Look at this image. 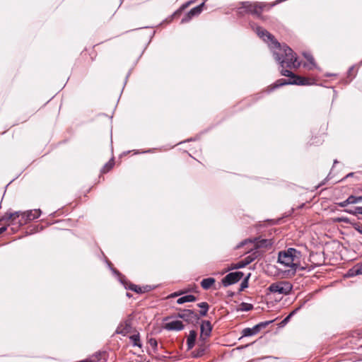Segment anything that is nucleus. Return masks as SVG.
Returning <instances> with one entry per match:
<instances>
[{"mask_svg":"<svg viewBox=\"0 0 362 362\" xmlns=\"http://www.w3.org/2000/svg\"><path fill=\"white\" fill-rule=\"evenodd\" d=\"M188 4H189V3H187L186 4H184V5L182 6L181 9H183V8H186V7L188 6Z\"/></svg>","mask_w":362,"mask_h":362,"instance_id":"c03bdc74","label":"nucleus"},{"mask_svg":"<svg viewBox=\"0 0 362 362\" xmlns=\"http://www.w3.org/2000/svg\"><path fill=\"white\" fill-rule=\"evenodd\" d=\"M244 276L242 272H235L228 274L223 279V286L227 287L239 281Z\"/></svg>","mask_w":362,"mask_h":362,"instance_id":"6e6552de","label":"nucleus"},{"mask_svg":"<svg viewBox=\"0 0 362 362\" xmlns=\"http://www.w3.org/2000/svg\"><path fill=\"white\" fill-rule=\"evenodd\" d=\"M129 339H130L131 341L132 342L133 346L141 348L142 344L140 341L139 333H137L136 334H133V335L130 336Z\"/></svg>","mask_w":362,"mask_h":362,"instance_id":"b1692460","label":"nucleus"},{"mask_svg":"<svg viewBox=\"0 0 362 362\" xmlns=\"http://www.w3.org/2000/svg\"><path fill=\"white\" fill-rule=\"evenodd\" d=\"M354 173H349V174L346 176V177H352V176L354 175Z\"/></svg>","mask_w":362,"mask_h":362,"instance_id":"79ce46f5","label":"nucleus"},{"mask_svg":"<svg viewBox=\"0 0 362 362\" xmlns=\"http://www.w3.org/2000/svg\"><path fill=\"white\" fill-rule=\"evenodd\" d=\"M247 264L245 263V262L242 259L241 261L238 262L236 265L235 266V269H239L246 267Z\"/></svg>","mask_w":362,"mask_h":362,"instance_id":"f704fd0d","label":"nucleus"},{"mask_svg":"<svg viewBox=\"0 0 362 362\" xmlns=\"http://www.w3.org/2000/svg\"><path fill=\"white\" fill-rule=\"evenodd\" d=\"M259 332L258 326L255 325L252 328H245L242 331L243 337H250L255 335Z\"/></svg>","mask_w":362,"mask_h":362,"instance_id":"aec40b11","label":"nucleus"},{"mask_svg":"<svg viewBox=\"0 0 362 362\" xmlns=\"http://www.w3.org/2000/svg\"><path fill=\"white\" fill-rule=\"evenodd\" d=\"M255 240L256 241V243H255L256 248H261V247L267 248L269 247H271L273 244V241L272 239H262V240L255 239Z\"/></svg>","mask_w":362,"mask_h":362,"instance_id":"f3484780","label":"nucleus"},{"mask_svg":"<svg viewBox=\"0 0 362 362\" xmlns=\"http://www.w3.org/2000/svg\"><path fill=\"white\" fill-rule=\"evenodd\" d=\"M131 330L132 319L129 317L119 323L116 329L115 333L126 336L128 333L131 332Z\"/></svg>","mask_w":362,"mask_h":362,"instance_id":"9d476101","label":"nucleus"},{"mask_svg":"<svg viewBox=\"0 0 362 362\" xmlns=\"http://www.w3.org/2000/svg\"><path fill=\"white\" fill-rule=\"evenodd\" d=\"M197 300V298L193 295H187L179 298L177 300V304H183L187 302H194Z\"/></svg>","mask_w":362,"mask_h":362,"instance_id":"4be33fe9","label":"nucleus"},{"mask_svg":"<svg viewBox=\"0 0 362 362\" xmlns=\"http://www.w3.org/2000/svg\"><path fill=\"white\" fill-rule=\"evenodd\" d=\"M293 288V286L288 281H279L272 284L268 289L272 293L288 295Z\"/></svg>","mask_w":362,"mask_h":362,"instance_id":"39448f33","label":"nucleus"},{"mask_svg":"<svg viewBox=\"0 0 362 362\" xmlns=\"http://www.w3.org/2000/svg\"><path fill=\"white\" fill-rule=\"evenodd\" d=\"M349 198H352V200L354 201V202H351V204H356V203L362 202V196L356 197L354 195H351V196H349Z\"/></svg>","mask_w":362,"mask_h":362,"instance_id":"72a5a7b5","label":"nucleus"},{"mask_svg":"<svg viewBox=\"0 0 362 362\" xmlns=\"http://www.w3.org/2000/svg\"><path fill=\"white\" fill-rule=\"evenodd\" d=\"M250 274H249L245 279L244 280L242 281L241 284H240V291H243L244 290L245 288H247L248 287V279L250 278Z\"/></svg>","mask_w":362,"mask_h":362,"instance_id":"cd10ccee","label":"nucleus"},{"mask_svg":"<svg viewBox=\"0 0 362 362\" xmlns=\"http://www.w3.org/2000/svg\"><path fill=\"white\" fill-rule=\"evenodd\" d=\"M253 305L247 303H242L240 305V310L242 311H250L252 310Z\"/></svg>","mask_w":362,"mask_h":362,"instance_id":"bb28decb","label":"nucleus"},{"mask_svg":"<svg viewBox=\"0 0 362 362\" xmlns=\"http://www.w3.org/2000/svg\"><path fill=\"white\" fill-rule=\"evenodd\" d=\"M148 344L153 349L154 351H156L158 346V342L156 339L151 338L148 340Z\"/></svg>","mask_w":362,"mask_h":362,"instance_id":"7c9ffc66","label":"nucleus"},{"mask_svg":"<svg viewBox=\"0 0 362 362\" xmlns=\"http://www.w3.org/2000/svg\"><path fill=\"white\" fill-rule=\"evenodd\" d=\"M127 296L128 297H130V294H129V293H127Z\"/></svg>","mask_w":362,"mask_h":362,"instance_id":"a18cd8bd","label":"nucleus"},{"mask_svg":"<svg viewBox=\"0 0 362 362\" xmlns=\"http://www.w3.org/2000/svg\"><path fill=\"white\" fill-rule=\"evenodd\" d=\"M304 304H305V302L302 303H301V305H300L299 307L296 308L294 310H293V311L289 314V315H290L291 317H292L294 314H296V313H297V312H298V310L302 308V306H303Z\"/></svg>","mask_w":362,"mask_h":362,"instance_id":"e433bc0d","label":"nucleus"},{"mask_svg":"<svg viewBox=\"0 0 362 362\" xmlns=\"http://www.w3.org/2000/svg\"><path fill=\"white\" fill-rule=\"evenodd\" d=\"M215 279L214 278H206V279H204L202 281H201V286L205 289V290H208L209 289L211 286L215 283Z\"/></svg>","mask_w":362,"mask_h":362,"instance_id":"412c9836","label":"nucleus"},{"mask_svg":"<svg viewBox=\"0 0 362 362\" xmlns=\"http://www.w3.org/2000/svg\"><path fill=\"white\" fill-rule=\"evenodd\" d=\"M204 6V3L199 4V6L192 8L182 19L181 23H185L189 22L194 16H199Z\"/></svg>","mask_w":362,"mask_h":362,"instance_id":"9b49d317","label":"nucleus"},{"mask_svg":"<svg viewBox=\"0 0 362 362\" xmlns=\"http://www.w3.org/2000/svg\"><path fill=\"white\" fill-rule=\"evenodd\" d=\"M338 222H344L346 223H349L352 226V227L358 231L360 234L362 235V224L358 222H352L347 217H341L337 218Z\"/></svg>","mask_w":362,"mask_h":362,"instance_id":"2eb2a0df","label":"nucleus"},{"mask_svg":"<svg viewBox=\"0 0 362 362\" xmlns=\"http://www.w3.org/2000/svg\"><path fill=\"white\" fill-rule=\"evenodd\" d=\"M247 242H250V243H252V240L248 239V240H245L243 241H242L239 245H237V248H240L241 247H243V245H245Z\"/></svg>","mask_w":362,"mask_h":362,"instance_id":"58836bf2","label":"nucleus"},{"mask_svg":"<svg viewBox=\"0 0 362 362\" xmlns=\"http://www.w3.org/2000/svg\"><path fill=\"white\" fill-rule=\"evenodd\" d=\"M358 209H360V206H356L354 208V209H345L344 211H346L348 214L356 216L357 214H359V212H358Z\"/></svg>","mask_w":362,"mask_h":362,"instance_id":"2f4dec72","label":"nucleus"},{"mask_svg":"<svg viewBox=\"0 0 362 362\" xmlns=\"http://www.w3.org/2000/svg\"><path fill=\"white\" fill-rule=\"evenodd\" d=\"M257 35L265 42H271L274 47H279L280 43L277 42L274 37L269 33L267 30L260 26H257L254 28Z\"/></svg>","mask_w":362,"mask_h":362,"instance_id":"423d86ee","label":"nucleus"},{"mask_svg":"<svg viewBox=\"0 0 362 362\" xmlns=\"http://www.w3.org/2000/svg\"><path fill=\"white\" fill-rule=\"evenodd\" d=\"M358 212H359V214H362V206H360V209H358Z\"/></svg>","mask_w":362,"mask_h":362,"instance_id":"37998d69","label":"nucleus"},{"mask_svg":"<svg viewBox=\"0 0 362 362\" xmlns=\"http://www.w3.org/2000/svg\"><path fill=\"white\" fill-rule=\"evenodd\" d=\"M6 230V227H1V228H0V234H1L2 233H4Z\"/></svg>","mask_w":362,"mask_h":362,"instance_id":"a19ab883","label":"nucleus"},{"mask_svg":"<svg viewBox=\"0 0 362 362\" xmlns=\"http://www.w3.org/2000/svg\"><path fill=\"white\" fill-rule=\"evenodd\" d=\"M23 212H21L20 211H14V212H11V211H7L4 216H3L1 217V218L0 219V221H4V222H11V223H13L18 218H19L20 216L22 217V214ZM23 219H22V218H21L20 221H23Z\"/></svg>","mask_w":362,"mask_h":362,"instance_id":"ddd939ff","label":"nucleus"},{"mask_svg":"<svg viewBox=\"0 0 362 362\" xmlns=\"http://www.w3.org/2000/svg\"><path fill=\"white\" fill-rule=\"evenodd\" d=\"M279 48L278 52H274V56L282 67L284 65L291 69L300 66V64L298 62L296 54L293 52L292 49L286 45H284L283 48L280 46Z\"/></svg>","mask_w":362,"mask_h":362,"instance_id":"f03ea898","label":"nucleus"},{"mask_svg":"<svg viewBox=\"0 0 362 362\" xmlns=\"http://www.w3.org/2000/svg\"><path fill=\"white\" fill-rule=\"evenodd\" d=\"M200 329V341H206L207 338L210 336L212 330V326L211 325V322L207 320H203Z\"/></svg>","mask_w":362,"mask_h":362,"instance_id":"f8f14e48","label":"nucleus"},{"mask_svg":"<svg viewBox=\"0 0 362 362\" xmlns=\"http://www.w3.org/2000/svg\"><path fill=\"white\" fill-rule=\"evenodd\" d=\"M164 328L170 331H180L184 329V325L181 321L175 320L165 323Z\"/></svg>","mask_w":362,"mask_h":362,"instance_id":"4468645a","label":"nucleus"},{"mask_svg":"<svg viewBox=\"0 0 362 362\" xmlns=\"http://www.w3.org/2000/svg\"><path fill=\"white\" fill-rule=\"evenodd\" d=\"M304 57L305 58L307 59V60L312 64V65H315V62H314V58L310 54H308V53H304Z\"/></svg>","mask_w":362,"mask_h":362,"instance_id":"473e14b6","label":"nucleus"},{"mask_svg":"<svg viewBox=\"0 0 362 362\" xmlns=\"http://www.w3.org/2000/svg\"><path fill=\"white\" fill-rule=\"evenodd\" d=\"M259 256H260V252L255 250H252L250 254L247 256L246 257H245L243 259V260L245 262V263L248 265L249 264H250L251 262H252L254 260H255Z\"/></svg>","mask_w":362,"mask_h":362,"instance_id":"a211bd4d","label":"nucleus"},{"mask_svg":"<svg viewBox=\"0 0 362 362\" xmlns=\"http://www.w3.org/2000/svg\"><path fill=\"white\" fill-rule=\"evenodd\" d=\"M354 269L355 274H362V264L356 265Z\"/></svg>","mask_w":362,"mask_h":362,"instance_id":"c9c22d12","label":"nucleus"},{"mask_svg":"<svg viewBox=\"0 0 362 362\" xmlns=\"http://www.w3.org/2000/svg\"><path fill=\"white\" fill-rule=\"evenodd\" d=\"M291 317L288 315L287 317H285V318L281 321V324L282 325H284L286 324V323L289 321V320H290V318H291Z\"/></svg>","mask_w":362,"mask_h":362,"instance_id":"ea45409f","label":"nucleus"},{"mask_svg":"<svg viewBox=\"0 0 362 362\" xmlns=\"http://www.w3.org/2000/svg\"><path fill=\"white\" fill-rule=\"evenodd\" d=\"M128 288L131 291H133L137 293H142L146 291L145 289H143L140 286L135 285V284H129V286H128Z\"/></svg>","mask_w":362,"mask_h":362,"instance_id":"393cba45","label":"nucleus"},{"mask_svg":"<svg viewBox=\"0 0 362 362\" xmlns=\"http://www.w3.org/2000/svg\"><path fill=\"white\" fill-rule=\"evenodd\" d=\"M281 74L283 76L291 77L293 78V80H286L284 78H281L277 80L274 84L273 85L272 90H274L276 88L281 87L284 85L287 84H295V85H309V79L307 78L301 77L296 76L293 73L288 69H282L281 71Z\"/></svg>","mask_w":362,"mask_h":362,"instance_id":"7ed1b4c3","label":"nucleus"},{"mask_svg":"<svg viewBox=\"0 0 362 362\" xmlns=\"http://www.w3.org/2000/svg\"><path fill=\"white\" fill-rule=\"evenodd\" d=\"M197 306L201 308L199 314H198L199 317L206 316L209 308V304L206 302H202L198 303Z\"/></svg>","mask_w":362,"mask_h":362,"instance_id":"5701e85b","label":"nucleus"},{"mask_svg":"<svg viewBox=\"0 0 362 362\" xmlns=\"http://www.w3.org/2000/svg\"><path fill=\"white\" fill-rule=\"evenodd\" d=\"M177 317L192 324L197 323L200 318L199 315L192 310H180L177 313Z\"/></svg>","mask_w":362,"mask_h":362,"instance_id":"0eeeda50","label":"nucleus"},{"mask_svg":"<svg viewBox=\"0 0 362 362\" xmlns=\"http://www.w3.org/2000/svg\"><path fill=\"white\" fill-rule=\"evenodd\" d=\"M272 322H273V320L262 322L256 325V326H258V330L259 332L262 329L265 328L267 325H269Z\"/></svg>","mask_w":362,"mask_h":362,"instance_id":"c85d7f7f","label":"nucleus"},{"mask_svg":"<svg viewBox=\"0 0 362 362\" xmlns=\"http://www.w3.org/2000/svg\"><path fill=\"white\" fill-rule=\"evenodd\" d=\"M42 211L40 209H34L25 211L22 214V219L23 220L22 221H19L18 223L20 225H23L26 223L28 221L37 218L38 217H40Z\"/></svg>","mask_w":362,"mask_h":362,"instance_id":"1a4fd4ad","label":"nucleus"},{"mask_svg":"<svg viewBox=\"0 0 362 362\" xmlns=\"http://www.w3.org/2000/svg\"><path fill=\"white\" fill-rule=\"evenodd\" d=\"M351 202H354L352 200V198H349V197L346 199L344 200V202H339L338 204V205L341 207H345L348 204H351Z\"/></svg>","mask_w":362,"mask_h":362,"instance_id":"c756f323","label":"nucleus"},{"mask_svg":"<svg viewBox=\"0 0 362 362\" xmlns=\"http://www.w3.org/2000/svg\"><path fill=\"white\" fill-rule=\"evenodd\" d=\"M185 291H177V292H175L173 293H172L170 297L171 298H174V297H177V296H179L183 293H185Z\"/></svg>","mask_w":362,"mask_h":362,"instance_id":"4c0bfd02","label":"nucleus"},{"mask_svg":"<svg viewBox=\"0 0 362 362\" xmlns=\"http://www.w3.org/2000/svg\"><path fill=\"white\" fill-rule=\"evenodd\" d=\"M114 165V162L113 160H110L108 163H107L103 168L102 169V173H107Z\"/></svg>","mask_w":362,"mask_h":362,"instance_id":"a878e982","label":"nucleus"},{"mask_svg":"<svg viewBox=\"0 0 362 362\" xmlns=\"http://www.w3.org/2000/svg\"><path fill=\"white\" fill-rule=\"evenodd\" d=\"M267 6V4L262 2L244 1L241 3V6L238 8V13H251L260 18L262 12Z\"/></svg>","mask_w":362,"mask_h":362,"instance_id":"20e7f679","label":"nucleus"},{"mask_svg":"<svg viewBox=\"0 0 362 362\" xmlns=\"http://www.w3.org/2000/svg\"><path fill=\"white\" fill-rule=\"evenodd\" d=\"M196 338H197L196 331L191 330L189 332V336L187 339V344L188 349H192L194 346Z\"/></svg>","mask_w":362,"mask_h":362,"instance_id":"6ab92c4d","label":"nucleus"},{"mask_svg":"<svg viewBox=\"0 0 362 362\" xmlns=\"http://www.w3.org/2000/svg\"><path fill=\"white\" fill-rule=\"evenodd\" d=\"M301 253L295 248L290 247L279 252L278 262L284 267H290L294 272L300 265Z\"/></svg>","mask_w":362,"mask_h":362,"instance_id":"f257e3e1","label":"nucleus"},{"mask_svg":"<svg viewBox=\"0 0 362 362\" xmlns=\"http://www.w3.org/2000/svg\"><path fill=\"white\" fill-rule=\"evenodd\" d=\"M206 343V341H200V339L199 340L198 349L194 351V357H201L205 354L208 347Z\"/></svg>","mask_w":362,"mask_h":362,"instance_id":"dca6fc26","label":"nucleus"}]
</instances>
